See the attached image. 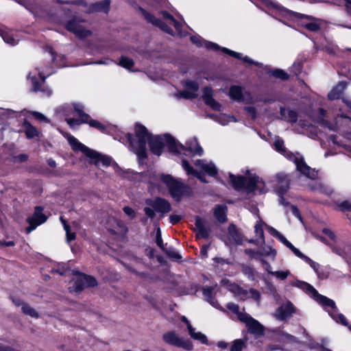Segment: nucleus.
Segmentation results:
<instances>
[{
    "mask_svg": "<svg viewBox=\"0 0 351 351\" xmlns=\"http://www.w3.org/2000/svg\"><path fill=\"white\" fill-rule=\"evenodd\" d=\"M50 271L51 274L71 277V280L75 283V285H96L97 284L94 277L77 270L71 269V261L67 263L53 262L51 263Z\"/></svg>",
    "mask_w": 351,
    "mask_h": 351,
    "instance_id": "6",
    "label": "nucleus"
},
{
    "mask_svg": "<svg viewBox=\"0 0 351 351\" xmlns=\"http://www.w3.org/2000/svg\"><path fill=\"white\" fill-rule=\"evenodd\" d=\"M164 341L171 346L191 350L193 344L189 340L180 337L175 331H169L162 335Z\"/></svg>",
    "mask_w": 351,
    "mask_h": 351,
    "instance_id": "15",
    "label": "nucleus"
},
{
    "mask_svg": "<svg viewBox=\"0 0 351 351\" xmlns=\"http://www.w3.org/2000/svg\"><path fill=\"white\" fill-rule=\"evenodd\" d=\"M75 112L81 117L84 112V106L81 104H66L56 109V114L59 117H64L65 119L73 115Z\"/></svg>",
    "mask_w": 351,
    "mask_h": 351,
    "instance_id": "16",
    "label": "nucleus"
},
{
    "mask_svg": "<svg viewBox=\"0 0 351 351\" xmlns=\"http://www.w3.org/2000/svg\"><path fill=\"white\" fill-rule=\"evenodd\" d=\"M203 99L206 104L215 110H221V105L213 97V90L210 87H205L203 91Z\"/></svg>",
    "mask_w": 351,
    "mask_h": 351,
    "instance_id": "28",
    "label": "nucleus"
},
{
    "mask_svg": "<svg viewBox=\"0 0 351 351\" xmlns=\"http://www.w3.org/2000/svg\"><path fill=\"white\" fill-rule=\"evenodd\" d=\"M276 178L278 180V186H277L276 191L280 197V203L281 204H285L284 199L281 197V195L287 191L289 186V180L287 176L283 173L277 174Z\"/></svg>",
    "mask_w": 351,
    "mask_h": 351,
    "instance_id": "24",
    "label": "nucleus"
},
{
    "mask_svg": "<svg viewBox=\"0 0 351 351\" xmlns=\"http://www.w3.org/2000/svg\"><path fill=\"white\" fill-rule=\"evenodd\" d=\"M123 211L130 219H134L136 217V212L134 209L129 206H125Z\"/></svg>",
    "mask_w": 351,
    "mask_h": 351,
    "instance_id": "57",
    "label": "nucleus"
},
{
    "mask_svg": "<svg viewBox=\"0 0 351 351\" xmlns=\"http://www.w3.org/2000/svg\"><path fill=\"white\" fill-rule=\"evenodd\" d=\"M274 145L278 152L295 163L297 170L302 174L310 179L317 178V172L304 162L303 157L300 154H293L288 152L285 147L284 141L281 138H276Z\"/></svg>",
    "mask_w": 351,
    "mask_h": 351,
    "instance_id": "8",
    "label": "nucleus"
},
{
    "mask_svg": "<svg viewBox=\"0 0 351 351\" xmlns=\"http://www.w3.org/2000/svg\"><path fill=\"white\" fill-rule=\"evenodd\" d=\"M229 95L231 99L245 103H253L254 100L251 95L247 92H244L242 87L239 86H232L229 90Z\"/></svg>",
    "mask_w": 351,
    "mask_h": 351,
    "instance_id": "21",
    "label": "nucleus"
},
{
    "mask_svg": "<svg viewBox=\"0 0 351 351\" xmlns=\"http://www.w3.org/2000/svg\"><path fill=\"white\" fill-rule=\"evenodd\" d=\"M262 263H263L265 268L269 272H270L273 276L276 277L277 278H279V279H281V280H284V279L287 278L288 276H290V272L288 270H285V271H276L271 272L269 269L271 267L269 264L267 263V262H265L263 260H262Z\"/></svg>",
    "mask_w": 351,
    "mask_h": 351,
    "instance_id": "42",
    "label": "nucleus"
},
{
    "mask_svg": "<svg viewBox=\"0 0 351 351\" xmlns=\"http://www.w3.org/2000/svg\"><path fill=\"white\" fill-rule=\"evenodd\" d=\"M274 8L279 15L292 21L297 22L299 25L305 27L311 32H317L322 25V21L319 19L312 18L307 15L293 12L278 4H274Z\"/></svg>",
    "mask_w": 351,
    "mask_h": 351,
    "instance_id": "7",
    "label": "nucleus"
},
{
    "mask_svg": "<svg viewBox=\"0 0 351 351\" xmlns=\"http://www.w3.org/2000/svg\"><path fill=\"white\" fill-rule=\"evenodd\" d=\"M52 73L48 69L40 70L36 68L29 73L28 78L31 80L32 88L34 91H40L45 96H50L51 90L45 84L46 77Z\"/></svg>",
    "mask_w": 351,
    "mask_h": 351,
    "instance_id": "13",
    "label": "nucleus"
},
{
    "mask_svg": "<svg viewBox=\"0 0 351 351\" xmlns=\"http://www.w3.org/2000/svg\"><path fill=\"white\" fill-rule=\"evenodd\" d=\"M167 254L170 258L176 260H180L182 258L181 256L174 250H169L167 252Z\"/></svg>",
    "mask_w": 351,
    "mask_h": 351,
    "instance_id": "61",
    "label": "nucleus"
},
{
    "mask_svg": "<svg viewBox=\"0 0 351 351\" xmlns=\"http://www.w3.org/2000/svg\"><path fill=\"white\" fill-rule=\"evenodd\" d=\"M245 110H246L248 115L250 116L252 119H254L256 118V110L254 107H246L245 108Z\"/></svg>",
    "mask_w": 351,
    "mask_h": 351,
    "instance_id": "62",
    "label": "nucleus"
},
{
    "mask_svg": "<svg viewBox=\"0 0 351 351\" xmlns=\"http://www.w3.org/2000/svg\"><path fill=\"white\" fill-rule=\"evenodd\" d=\"M180 288V291H178L179 292V295H193L197 293L199 290H201L202 289V286L199 287H178Z\"/></svg>",
    "mask_w": 351,
    "mask_h": 351,
    "instance_id": "45",
    "label": "nucleus"
},
{
    "mask_svg": "<svg viewBox=\"0 0 351 351\" xmlns=\"http://www.w3.org/2000/svg\"><path fill=\"white\" fill-rule=\"evenodd\" d=\"M119 65L129 71H134V70L132 69L134 65V62L130 58L126 57H121L119 61Z\"/></svg>",
    "mask_w": 351,
    "mask_h": 351,
    "instance_id": "49",
    "label": "nucleus"
},
{
    "mask_svg": "<svg viewBox=\"0 0 351 351\" xmlns=\"http://www.w3.org/2000/svg\"><path fill=\"white\" fill-rule=\"evenodd\" d=\"M322 232L326 236L328 237V239H330V243H337V238H336V236L335 234V233L330 229L328 228H324L323 230H322Z\"/></svg>",
    "mask_w": 351,
    "mask_h": 351,
    "instance_id": "53",
    "label": "nucleus"
},
{
    "mask_svg": "<svg viewBox=\"0 0 351 351\" xmlns=\"http://www.w3.org/2000/svg\"><path fill=\"white\" fill-rule=\"evenodd\" d=\"M340 209L341 210H351V203L345 201L340 204Z\"/></svg>",
    "mask_w": 351,
    "mask_h": 351,
    "instance_id": "64",
    "label": "nucleus"
},
{
    "mask_svg": "<svg viewBox=\"0 0 351 351\" xmlns=\"http://www.w3.org/2000/svg\"><path fill=\"white\" fill-rule=\"evenodd\" d=\"M229 289L234 293V296L241 300H245L248 298H252L256 301L260 299V293L254 289L250 288V287H230Z\"/></svg>",
    "mask_w": 351,
    "mask_h": 351,
    "instance_id": "17",
    "label": "nucleus"
},
{
    "mask_svg": "<svg viewBox=\"0 0 351 351\" xmlns=\"http://www.w3.org/2000/svg\"><path fill=\"white\" fill-rule=\"evenodd\" d=\"M239 319L246 324L247 330L250 333L258 336L263 334V326L250 315L247 314H239Z\"/></svg>",
    "mask_w": 351,
    "mask_h": 351,
    "instance_id": "18",
    "label": "nucleus"
},
{
    "mask_svg": "<svg viewBox=\"0 0 351 351\" xmlns=\"http://www.w3.org/2000/svg\"><path fill=\"white\" fill-rule=\"evenodd\" d=\"M60 221L64 226V229L66 231V241L68 243H69L70 241H71L75 239V234L71 232L70 226L66 223V220H64L62 217H60Z\"/></svg>",
    "mask_w": 351,
    "mask_h": 351,
    "instance_id": "47",
    "label": "nucleus"
},
{
    "mask_svg": "<svg viewBox=\"0 0 351 351\" xmlns=\"http://www.w3.org/2000/svg\"><path fill=\"white\" fill-rule=\"evenodd\" d=\"M228 234L230 239H231L234 244L241 245L243 243V237L234 225L231 224L229 226Z\"/></svg>",
    "mask_w": 351,
    "mask_h": 351,
    "instance_id": "34",
    "label": "nucleus"
},
{
    "mask_svg": "<svg viewBox=\"0 0 351 351\" xmlns=\"http://www.w3.org/2000/svg\"><path fill=\"white\" fill-rule=\"evenodd\" d=\"M227 308L232 311V313L237 315L239 317V314H243L242 313L239 312V307L237 304L234 303H228L226 306Z\"/></svg>",
    "mask_w": 351,
    "mask_h": 351,
    "instance_id": "56",
    "label": "nucleus"
},
{
    "mask_svg": "<svg viewBox=\"0 0 351 351\" xmlns=\"http://www.w3.org/2000/svg\"><path fill=\"white\" fill-rule=\"evenodd\" d=\"M303 291L310 297L313 298L315 301L320 304L324 309L328 312L331 318L338 324H341L344 326H347L351 331V325L345 316L339 313L336 306L335 302L326 296L320 295L314 287H300Z\"/></svg>",
    "mask_w": 351,
    "mask_h": 351,
    "instance_id": "5",
    "label": "nucleus"
},
{
    "mask_svg": "<svg viewBox=\"0 0 351 351\" xmlns=\"http://www.w3.org/2000/svg\"><path fill=\"white\" fill-rule=\"evenodd\" d=\"M158 180L165 184L172 197L177 201L184 196L189 195L191 193V189L188 186L176 180L171 175L161 174L158 176L154 174L148 182L155 184Z\"/></svg>",
    "mask_w": 351,
    "mask_h": 351,
    "instance_id": "10",
    "label": "nucleus"
},
{
    "mask_svg": "<svg viewBox=\"0 0 351 351\" xmlns=\"http://www.w3.org/2000/svg\"><path fill=\"white\" fill-rule=\"evenodd\" d=\"M63 136L66 138L69 143L74 151H80L86 156L92 160V162L96 165H103L104 167L112 166L114 171L119 176L124 178H129L128 175L129 171H124L121 168L114 162L112 161V158L101 155L99 153L88 148L84 144L81 143L76 138L67 132H62Z\"/></svg>",
    "mask_w": 351,
    "mask_h": 351,
    "instance_id": "3",
    "label": "nucleus"
},
{
    "mask_svg": "<svg viewBox=\"0 0 351 351\" xmlns=\"http://www.w3.org/2000/svg\"><path fill=\"white\" fill-rule=\"evenodd\" d=\"M191 42L197 47H204L208 50L217 51L221 49L223 52L234 57L237 59L242 60L243 62L250 64H254L257 66H261L262 64L258 62L254 61L252 59L247 56H243L241 53L235 52L226 47H220L217 44L206 41L202 39L199 36H193L191 37Z\"/></svg>",
    "mask_w": 351,
    "mask_h": 351,
    "instance_id": "12",
    "label": "nucleus"
},
{
    "mask_svg": "<svg viewBox=\"0 0 351 351\" xmlns=\"http://www.w3.org/2000/svg\"><path fill=\"white\" fill-rule=\"evenodd\" d=\"M254 214L256 215L258 220L254 226V232L256 237L261 240V243H265L263 226H266L263 221L261 219L260 216L256 213L254 210Z\"/></svg>",
    "mask_w": 351,
    "mask_h": 351,
    "instance_id": "32",
    "label": "nucleus"
},
{
    "mask_svg": "<svg viewBox=\"0 0 351 351\" xmlns=\"http://www.w3.org/2000/svg\"><path fill=\"white\" fill-rule=\"evenodd\" d=\"M181 165L184 170L186 172L187 175H192L193 176L197 177L202 182H206L204 177L199 173L196 170H195L189 163L187 160L185 159H182L181 162Z\"/></svg>",
    "mask_w": 351,
    "mask_h": 351,
    "instance_id": "36",
    "label": "nucleus"
},
{
    "mask_svg": "<svg viewBox=\"0 0 351 351\" xmlns=\"http://www.w3.org/2000/svg\"><path fill=\"white\" fill-rule=\"evenodd\" d=\"M346 88V83L339 82L331 91L328 93V98L330 100L339 99Z\"/></svg>",
    "mask_w": 351,
    "mask_h": 351,
    "instance_id": "35",
    "label": "nucleus"
},
{
    "mask_svg": "<svg viewBox=\"0 0 351 351\" xmlns=\"http://www.w3.org/2000/svg\"><path fill=\"white\" fill-rule=\"evenodd\" d=\"M312 121L324 128L339 132V136L331 135L329 138L332 144L344 149V153L351 158V119L342 114L335 117V123L325 119L323 109H319L316 115L311 117Z\"/></svg>",
    "mask_w": 351,
    "mask_h": 351,
    "instance_id": "2",
    "label": "nucleus"
},
{
    "mask_svg": "<svg viewBox=\"0 0 351 351\" xmlns=\"http://www.w3.org/2000/svg\"><path fill=\"white\" fill-rule=\"evenodd\" d=\"M212 118H213L217 122L220 123L222 125H226L230 122H236L237 119L233 116L227 115L226 114H220L219 115H212Z\"/></svg>",
    "mask_w": 351,
    "mask_h": 351,
    "instance_id": "40",
    "label": "nucleus"
},
{
    "mask_svg": "<svg viewBox=\"0 0 351 351\" xmlns=\"http://www.w3.org/2000/svg\"><path fill=\"white\" fill-rule=\"evenodd\" d=\"M0 36L4 42L11 46L18 44L19 38L16 32L0 27Z\"/></svg>",
    "mask_w": 351,
    "mask_h": 351,
    "instance_id": "25",
    "label": "nucleus"
},
{
    "mask_svg": "<svg viewBox=\"0 0 351 351\" xmlns=\"http://www.w3.org/2000/svg\"><path fill=\"white\" fill-rule=\"evenodd\" d=\"M177 147L178 151H175V153L184 154L192 157L195 155L202 156L203 154V149L198 144L196 138H191L186 143V147L177 142Z\"/></svg>",
    "mask_w": 351,
    "mask_h": 351,
    "instance_id": "14",
    "label": "nucleus"
},
{
    "mask_svg": "<svg viewBox=\"0 0 351 351\" xmlns=\"http://www.w3.org/2000/svg\"><path fill=\"white\" fill-rule=\"evenodd\" d=\"M271 74L273 76L282 80H286L288 78L287 73L281 69H275L271 72Z\"/></svg>",
    "mask_w": 351,
    "mask_h": 351,
    "instance_id": "54",
    "label": "nucleus"
},
{
    "mask_svg": "<svg viewBox=\"0 0 351 351\" xmlns=\"http://www.w3.org/2000/svg\"><path fill=\"white\" fill-rule=\"evenodd\" d=\"M140 10L147 22L152 23L154 26L158 27L162 31L173 35V31L169 27V25H172L174 27L178 35L180 36H185V34L181 31L182 24L180 22L176 21L175 19L167 12L164 11L161 12L165 21V22H163L156 19L154 16L150 13H148L145 10L141 8Z\"/></svg>",
    "mask_w": 351,
    "mask_h": 351,
    "instance_id": "11",
    "label": "nucleus"
},
{
    "mask_svg": "<svg viewBox=\"0 0 351 351\" xmlns=\"http://www.w3.org/2000/svg\"><path fill=\"white\" fill-rule=\"evenodd\" d=\"M245 176H234L229 173L232 186L237 191H245L247 193H265L267 192L265 184L263 180L247 169Z\"/></svg>",
    "mask_w": 351,
    "mask_h": 351,
    "instance_id": "4",
    "label": "nucleus"
},
{
    "mask_svg": "<svg viewBox=\"0 0 351 351\" xmlns=\"http://www.w3.org/2000/svg\"><path fill=\"white\" fill-rule=\"evenodd\" d=\"M195 165L201 171L210 176H214L217 173V167L213 162L206 160H197Z\"/></svg>",
    "mask_w": 351,
    "mask_h": 351,
    "instance_id": "26",
    "label": "nucleus"
},
{
    "mask_svg": "<svg viewBox=\"0 0 351 351\" xmlns=\"http://www.w3.org/2000/svg\"><path fill=\"white\" fill-rule=\"evenodd\" d=\"M215 287H206L202 289V294L206 301L216 308H219L220 306L215 298Z\"/></svg>",
    "mask_w": 351,
    "mask_h": 351,
    "instance_id": "30",
    "label": "nucleus"
},
{
    "mask_svg": "<svg viewBox=\"0 0 351 351\" xmlns=\"http://www.w3.org/2000/svg\"><path fill=\"white\" fill-rule=\"evenodd\" d=\"M189 333L193 339L199 341L204 344L208 343L206 336L200 332H195V329L191 324H189Z\"/></svg>",
    "mask_w": 351,
    "mask_h": 351,
    "instance_id": "39",
    "label": "nucleus"
},
{
    "mask_svg": "<svg viewBox=\"0 0 351 351\" xmlns=\"http://www.w3.org/2000/svg\"><path fill=\"white\" fill-rule=\"evenodd\" d=\"M14 112L5 108H0V123L6 120L8 117H12Z\"/></svg>",
    "mask_w": 351,
    "mask_h": 351,
    "instance_id": "52",
    "label": "nucleus"
},
{
    "mask_svg": "<svg viewBox=\"0 0 351 351\" xmlns=\"http://www.w3.org/2000/svg\"><path fill=\"white\" fill-rule=\"evenodd\" d=\"M110 7V1L104 0L101 2L95 3L92 5L91 11H99L104 12H108Z\"/></svg>",
    "mask_w": 351,
    "mask_h": 351,
    "instance_id": "44",
    "label": "nucleus"
},
{
    "mask_svg": "<svg viewBox=\"0 0 351 351\" xmlns=\"http://www.w3.org/2000/svg\"><path fill=\"white\" fill-rule=\"evenodd\" d=\"M81 118H82V122L88 124L92 128H95L100 131L105 130V126L97 120L91 119V117L84 112H83Z\"/></svg>",
    "mask_w": 351,
    "mask_h": 351,
    "instance_id": "37",
    "label": "nucleus"
},
{
    "mask_svg": "<svg viewBox=\"0 0 351 351\" xmlns=\"http://www.w3.org/2000/svg\"><path fill=\"white\" fill-rule=\"evenodd\" d=\"M227 207L224 205H219L215 209V217L220 222H224L226 220Z\"/></svg>",
    "mask_w": 351,
    "mask_h": 351,
    "instance_id": "43",
    "label": "nucleus"
},
{
    "mask_svg": "<svg viewBox=\"0 0 351 351\" xmlns=\"http://www.w3.org/2000/svg\"><path fill=\"white\" fill-rule=\"evenodd\" d=\"M82 22L77 19H73L67 23L66 29L80 38H86L90 35L91 32L82 25Z\"/></svg>",
    "mask_w": 351,
    "mask_h": 351,
    "instance_id": "19",
    "label": "nucleus"
},
{
    "mask_svg": "<svg viewBox=\"0 0 351 351\" xmlns=\"http://www.w3.org/2000/svg\"><path fill=\"white\" fill-rule=\"evenodd\" d=\"M147 204L150 205L156 212L167 213L171 210V205L167 200L161 198L155 200H149Z\"/></svg>",
    "mask_w": 351,
    "mask_h": 351,
    "instance_id": "27",
    "label": "nucleus"
},
{
    "mask_svg": "<svg viewBox=\"0 0 351 351\" xmlns=\"http://www.w3.org/2000/svg\"><path fill=\"white\" fill-rule=\"evenodd\" d=\"M322 2L332 3L339 6H343L348 14L351 15V0H318Z\"/></svg>",
    "mask_w": 351,
    "mask_h": 351,
    "instance_id": "41",
    "label": "nucleus"
},
{
    "mask_svg": "<svg viewBox=\"0 0 351 351\" xmlns=\"http://www.w3.org/2000/svg\"><path fill=\"white\" fill-rule=\"evenodd\" d=\"M280 115L284 120L295 123L297 121L298 115L295 112L285 108H280Z\"/></svg>",
    "mask_w": 351,
    "mask_h": 351,
    "instance_id": "38",
    "label": "nucleus"
},
{
    "mask_svg": "<svg viewBox=\"0 0 351 351\" xmlns=\"http://www.w3.org/2000/svg\"><path fill=\"white\" fill-rule=\"evenodd\" d=\"M22 311L24 314L32 317L38 318L39 317L38 313L35 309L27 304H23Z\"/></svg>",
    "mask_w": 351,
    "mask_h": 351,
    "instance_id": "48",
    "label": "nucleus"
},
{
    "mask_svg": "<svg viewBox=\"0 0 351 351\" xmlns=\"http://www.w3.org/2000/svg\"><path fill=\"white\" fill-rule=\"evenodd\" d=\"M23 127L24 128V132L27 138H40L41 136L40 132L37 130V128L33 126L27 121H25L23 124Z\"/></svg>",
    "mask_w": 351,
    "mask_h": 351,
    "instance_id": "33",
    "label": "nucleus"
},
{
    "mask_svg": "<svg viewBox=\"0 0 351 351\" xmlns=\"http://www.w3.org/2000/svg\"><path fill=\"white\" fill-rule=\"evenodd\" d=\"M180 288V291H178L179 292V295H193L197 293L199 290H201L202 289V286L199 287H178Z\"/></svg>",
    "mask_w": 351,
    "mask_h": 351,
    "instance_id": "46",
    "label": "nucleus"
},
{
    "mask_svg": "<svg viewBox=\"0 0 351 351\" xmlns=\"http://www.w3.org/2000/svg\"><path fill=\"white\" fill-rule=\"evenodd\" d=\"M32 114L35 117V119H36L40 121L47 122V123L49 122V120L47 119V118L40 112H32Z\"/></svg>",
    "mask_w": 351,
    "mask_h": 351,
    "instance_id": "59",
    "label": "nucleus"
},
{
    "mask_svg": "<svg viewBox=\"0 0 351 351\" xmlns=\"http://www.w3.org/2000/svg\"><path fill=\"white\" fill-rule=\"evenodd\" d=\"M298 125L300 128V129L295 128V130H297L298 132L299 133H305V132L307 131L308 129L310 128V125H308L302 120L299 121Z\"/></svg>",
    "mask_w": 351,
    "mask_h": 351,
    "instance_id": "55",
    "label": "nucleus"
},
{
    "mask_svg": "<svg viewBox=\"0 0 351 351\" xmlns=\"http://www.w3.org/2000/svg\"><path fill=\"white\" fill-rule=\"evenodd\" d=\"M246 254H247L250 257L254 258H258L263 255V254L259 253L258 252H254L252 250L247 249L245 250Z\"/></svg>",
    "mask_w": 351,
    "mask_h": 351,
    "instance_id": "60",
    "label": "nucleus"
},
{
    "mask_svg": "<svg viewBox=\"0 0 351 351\" xmlns=\"http://www.w3.org/2000/svg\"><path fill=\"white\" fill-rule=\"evenodd\" d=\"M134 131L135 138H132L130 134L127 135V138L130 142L131 151L137 155L140 161L147 157L145 147L147 142L149 143L151 152L156 156L161 155L165 147H167L173 153L175 151H178L176 141L169 134L152 136L147 129L140 123L135 125Z\"/></svg>",
    "mask_w": 351,
    "mask_h": 351,
    "instance_id": "1",
    "label": "nucleus"
},
{
    "mask_svg": "<svg viewBox=\"0 0 351 351\" xmlns=\"http://www.w3.org/2000/svg\"><path fill=\"white\" fill-rule=\"evenodd\" d=\"M156 241L157 245L161 249H163L162 239V236H161V231H160V229L159 227L157 228Z\"/></svg>",
    "mask_w": 351,
    "mask_h": 351,
    "instance_id": "58",
    "label": "nucleus"
},
{
    "mask_svg": "<svg viewBox=\"0 0 351 351\" xmlns=\"http://www.w3.org/2000/svg\"><path fill=\"white\" fill-rule=\"evenodd\" d=\"M184 86L185 90L178 92L176 96L178 98L192 99L197 97V92L199 89V85L196 82L186 80Z\"/></svg>",
    "mask_w": 351,
    "mask_h": 351,
    "instance_id": "23",
    "label": "nucleus"
},
{
    "mask_svg": "<svg viewBox=\"0 0 351 351\" xmlns=\"http://www.w3.org/2000/svg\"><path fill=\"white\" fill-rule=\"evenodd\" d=\"M295 313L294 305L289 300H287L276 309L274 315L278 319L282 321L292 317Z\"/></svg>",
    "mask_w": 351,
    "mask_h": 351,
    "instance_id": "20",
    "label": "nucleus"
},
{
    "mask_svg": "<svg viewBox=\"0 0 351 351\" xmlns=\"http://www.w3.org/2000/svg\"><path fill=\"white\" fill-rule=\"evenodd\" d=\"M144 211H145V215L149 218H153L155 215L156 210L152 207V208L145 207L144 208Z\"/></svg>",
    "mask_w": 351,
    "mask_h": 351,
    "instance_id": "63",
    "label": "nucleus"
},
{
    "mask_svg": "<svg viewBox=\"0 0 351 351\" xmlns=\"http://www.w3.org/2000/svg\"><path fill=\"white\" fill-rule=\"evenodd\" d=\"M65 121H66V123L69 125V127L72 129H75L80 125H81L82 123H84L82 122V118H81V117H80L79 119H73V118H66Z\"/></svg>",
    "mask_w": 351,
    "mask_h": 351,
    "instance_id": "51",
    "label": "nucleus"
},
{
    "mask_svg": "<svg viewBox=\"0 0 351 351\" xmlns=\"http://www.w3.org/2000/svg\"><path fill=\"white\" fill-rule=\"evenodd\" d=\"M195 229L197 231V236L202 238H207L209 235V229L206 227L205 221L197 217L195 218Z\"/></svg>",
    "mask_w": 351,
    "mask_h": 351,
    "instance_id": "31",
    "label": "nucleus"
},
{
    "mask_svg": "<svg viewBox=\"0 0 351 351\" xmlns=\"http://www.w3.org/2000/svg\"><path fill=\"white\" fill-rule=\"evenodd\" d=\"M47 219V217L43 213L41 207H36L33 216L27 219L29 226L27 228V232H30L36 228L43 223Z\"/></svg>",
    "mask_w": 351,
    "mask_h": 351,
    "instance_id": "22",
    "label": "nucleus"
},
{
    "mask_svg": "<svg viewBox=\"0 0 351 351\" xmlns=\"http://www.w3.org/2000/svg\"><path fill=\"white\" fill-rule=\"evenodd\" d=\"M316 238L319 239L322 242H324L327 245L330 246V247L332 249V250L334 253L337 254V255H339V256H341L343 258H346L347 253H348V250H350V247L344 246V247H341L337 243H336L337 245H335L333 243L329 242V241H328L326 238H324L322 236H319V235H317Z\"/></svg>",
    "mask_w": 351,
    "mask_h": 351,
    "instance_id": "29",
    "label": "nucleus"
},
{
    "mask_svg": "<svg viewBox=\"0 0 351 351\" xmlns=\"http://www.w3.org/2000/svg\"><path fill=\"white\" fill-rule=\"evenodd\" d=\"M269 232L274 237H277L280 242L289 248L293 253L298 258L302 259L305 263L315 271L319 278H326L328 276L330 269L328 267H322L320 265L309 257L303 254L298 248L295 247L282 234L272 227H267Z\"/></svg>",
    "mask_w": 351,
    "mask_h": 351,
    "instance_id": "9",
    "label": "nucleus"
},
{
    "mask_svg": "<svg viewBox=\"0 0 351 351\" xmlns=\"http://www.w3.org/2000/svg\"><path fill=\"white\" fill-rule=\"evenodd\" d=\"M245 346V343L243 340L240 339H236L232 341V346L230 347V351H242Z\"/></svg>",
    "mask_w": 351,
    "mask_h": 351,
    "instance_id": "50",
    "label": "nucleus"
}]
</instances>
